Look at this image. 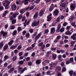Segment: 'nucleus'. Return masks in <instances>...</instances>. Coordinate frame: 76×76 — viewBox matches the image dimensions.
<instances>
[{
	"mask_svg": "<svg viewBox=\"0 0 76 76\" xmlns=\"http://www.w3.org/2000/svg\"><path fill=\"white\" fill-rule=\"evenodd\" d=\"M64 28H61L60 30V31L61 32H64Z\"/></svg>",
	"mask_w": 76,
	"mask_h": 76,
	"instance_id": "obj_45",
	"label": "nucleus"
},
{
	"mask_svg": "<svg viewBox=\"0 0 76 76\" xmlns=\"http://www.w3.org/2000/svg\"><path fill=\"white\" fill-rule=\"evenodd\" d=\"M22 31V28L20 27H19L18 28V32H19L20 31Z\"/></svg>",
	"mask_w": 76,
	"mask_h": 76,
	"instance_id": "obj_33",
	"label": "nucleus"
},
{
	"mask_svg": "<svg viewBox=\"0 0 76 76\" xmlns=\"http://www.w3.org/2000/svg\"><path fill=\"white\" fill-rule=\"evenodd\" d=\"M43 42H42L40 43H39V47H41V46H42V45H43Z\"/></svg>",
	"mask_w": 76,
	"mask_h": 76,
	"instance_id": "obj_55",
	"label": "nucleus"
},
{
	"mask_svg": "<svg viewBox=\"0 0 76 76\" xmlns=\"http://www.w3.org/2000/svg\"><path fill=\"white\" fill-rule=\"evenodd\" d=\"M29 36H30V34L28 33H27L26 34V38H28L29 37Z\"/></svg>",
	"mask_w": 76,
	"mask_h": 76,
	"instance_id": "obj_36",
	"label": "nucleus"
},
{
	"mask_svg": "<svg viewBox=\"0 0 76 76\" xmlns=\"http://www.w3.org/2000/svg\"><path fill=\"white\" fill-rule=\"evenodd\" d=\"M4 58L5 61H6L7 59H8V58H9V57H8V56H5L4 57Z\"/></svg>",
	"mask_w": 76,
	"mask_h": 76,
	"instance_id": "obj_42",
	"label": "nucleus"
},
{
	"mask_svg": "<svg viewBox=\"0 0 76 76\" xmlns=\"http://www.w3.org/2000/svg\"><path fill=\"white\" fill-rule=\"evenodd\" d=\"M17 34V31L16 30L14 31L13 33V34H12L13 36H14V35H16Z\"/></svg>",
	"mask_w": 76,
	"mask_h": 76,
	"instance_id": "obj_29",
	"label": "nucleus"
},
{
	"mask_svg": "<svg viewBox=\"0 0 76 76\" xmlns=\"http://www.w3.org/2000/svg\"><path fill=\"white\" fill-rule=\"evenodd\" d=\"M69 63H70V61H67L66 62V64H69Z\"/></svg>",
	"mask_w": 76,
	"mask_h": 76,
	"instance_id": "obj_62",
	"label": "nucleus"
},
{
	"mask_svg": "<svg viewBox=\"0 0 76 76\" xmlns=\"http://www.w3.org/2000/svg\"><path fill=\"white\" fill-rule=\"evenodd\" d=\"M66 70V68L64 67L62 69V72H65Z\"/></svg>",
	"mask_w": 76,
	"mask_h": 76,
	"instance_id": "obj_59",
	"label": "nucleus"
},
{
	"mask_svg": "<svg viewBox=\"0 0 76 76\" xmlns=\"http://www.w3.org/2000/svg\"><path fill=\"white\" fill-rule=\"evenodd\" d=\"M55 32V28H52V29H51L50 33L51 34H53V33H54Z\"/></svg>",
	"mask_w": 76,
	"mask_h": 76,
	"instance_id": "obj_19",
	"label": "nucleus"
},
{
	"mask_svg": "<svg viewBox=\"0 0 76 76\" xmlns=\"http://www.w3.org/2000/svg\"><path fill=\"white\" fill-rule=\"evenodd\" d=\"M66 30L67 31H69L70 29V27L69 26H68L66 28Z\"/></svg>",
	"mask_w": 76,
	"mask_h": 76,
	"instance_id": "obj_53",
	"label": "nucleus"
},
{
	"mask_svg": "<svg viewBox=\"0 0 76 76\" xmlns=\"http://www.w3.org/2000/svg\"><path fill=\"white\" fill-rule=\"evenodd\" d=\"M75 42L72 41L71 42V46H72V47H73V45H74V44H75Z\"/></svg>",
	"mask_w": 76,
	"mask_h": 76,
	"instance_id": "obj_38",
	"label": "nucleus"
},
{
	"mask_svg": "<svg viewBox=\"0 0 76 76\" xmlns=\"http://www.w3.org/2000/svg\"><path fill=\"white\" fill-rule=\"evenodd\" d=\"M24 63V62L23 61H19V64H23Z\"/></svg>",
	"mask_w": 76,
	"mask_h": 76,
	"instance_id": "obj_41",
	"label": "nucleus"
},
{
	"mask_svg": "<svg viewBox=\"0 0 76 76\" xmlns=\"http://www.w3.org/2000/svg\"><path fill=\"white\" fill-rule=\"evenodd\" d=\"M41 33H40L36 37H35V40L36 41L39 38V37H41Z\"/></svg>",
	"mask_w": 76,
	"mask_h": 76,
	"instance_id": "obj_10",
	"label": "nucleus"
},
{
	"mask_svg": "<svg viewBox=\"0 0 76 76\" xmlns=\"http://www.w3.org/2000/svg\"><path fill=\"white\" fill-rule=\"evenodd\" d=\"M22 15H20L19 16H18V19H22Z\"/></svg>",
	"mask_w": 76,
	"mask_h": 76,
	"instance_id": "obj_47",
	"label": "nucleus"
},
{
	"mask_svg": "<svg viewBox=\"0 0 76 76\" xmlns=\"http://www.w3.org/2000/svg\"><path fill=\"white\" fill-rule=\"evenodd\" d=\"M8 13V11H6L2 15V18H4L6 16V14Z\"/></svg>",
	"mask_w": 76,
	"mask_h": 76,
	"instance_id": "obj_22",
	"label": "nucleus"
},
{
	"mask_svg": "<svg viewBox=\"0 0 76 76\" xmlns=\"http://www.w3.org/2000/svg\"><path fill=\"white\" fill-rule=\"evenodd\" d=\"M55 7L54 6L53 4H52V6H50L49 8V11H52L54 8Z\"/></svg>",
	"mask_w": 76,
	"mask_h": 76,
	"instance_id": "obj_14",
	"label": "nucleus"
},
{
	"mask_svg": "<svg viewBox=\"0 0 76 76\" xmlns=\"http://www.w3.org/2000/svg\"><path fill=\"white\" fill-rule=\"evenodd\" d=\"M27 70V68H24L20 72V74H22V73H23V72L25 71V70Z\"/></svg>",
	"mask_w": 76,
	"mask_h": 76,
	"instance_id": "obj_24",
	"label": "nucleus"
},
{
	"mask_svg": "<svg viewBox=\"0 0 76 76\" xmlns=\"http://www.w3.org/2000/svg\"><path fill=\"white\" fill-rule=\"evenodd\" d=\"M73 73V71H71L69 72V75H70V76H72V74Z\"/></svg>",
	"mask_w": 76,
	"mask_h": 76,
	"instance_id": "obj_35",
	"label": "nucleus"
},
{
	"mask_svg": "<svg viewBox=\"0 0 76 76\" xmlns=\"http://www.w3.org/2000/svg\"><path fill=\"white\" fill-rule=\"evenodd\" d=\"M67 24H68L66 22L64 23L63 24V26H66V25H67Z\"/></svg>",
	"mask_w": 76,
	"mask_h": 76,
	"instance_id": "obj_54",
	"label": "nucleus"
},
{
	"mask_svg": "<svg viewBox=\"0 0 76 76\" xmlns=\"http://www.w3.org/2000/svg\"><path fill=\"white\" fill-rule=\"evenodd\" d=\"M45 12V9H42L40 11L39 13V16H42L44 15V13Z\"/></svg>",
	"mask_w": 76,
	"mask_h": 76,
	"instance_id": "obj_4",
	"label": "nucleus"
},
{
	"mask_svg": "<svg viewBox=\"0 0 76 76\" xmlns=\"http://www.w3.org/2000/svg\"><path fill=\"white\" fill-rule=\"evenodd\" d=\"M13 42L14 41L13 40H11L10 42V45H12V44L13 43Z\"/></svg>",
	"mask_w": 76,
	"mask_h": 76,
	"instance_id": "obj_50",
	"label": "nucleus"
},
{
	"mask_svg": "<svg viewBox=\"0 0 76 76\" xmlns=\"http://www.w3.org/2000/svg\"><path fill=\"white\" fill-rule=\"evenodd\" d=\"M11 9L14 11L16 10L17 9V7H16V5L15 3L13 4L11 6Z\"/></svg>",
	"mask_w": 76,
	"mask_h": 76,
	"instance_id": "obj_5",
	"label": "nucleus"
},
{
	"mask_svg": "<svg viewBox=\"0 0 76 76\" xmlns=\"http://www.w3.org/2000/svg\"><path fill=\"white\" fill-rule=\"evenodd\" d=\"M61 6L64 8L65 9H66V4H62L61 5Z\"/></svg>",
	"mask_w": 76,
	"mask_h": 76,
	"instance_id": "obj_27",
	"label": "nucleus"
},
{
	"mask_svg": "<svg viewBox=\"0 0 76 76\" xmlns=\"http://www.w3.org/2000/svg\"><path fill=\"white\" fill-rule=\"evenodd\" d=\"M17 58H18L17 56H14L12 58V60L13 61H15L17 59Z\"/></svg>",
	"mask_w": 76,
	"mask_h": 76,
	"instance_id": "obj_28",
	"label": "nucleus"
},
{
	"mask_svg": "<svg viewBox=\"0 0 76 76\" xmlns=\"http://www.w3.org/2000/svg\"><path fill=\"white\" fill-rule=\"evenodd\" d=\"M13 70H14V68H12L10 69V72H13Z\"/></svg>",
	"mask_w": 76,
	"mask_h": 76,
	"instance_id": "obj_58",
	"label": "nucleus"
},
{
	"mask_svg": "<svg viewBox=\"0 0 76 76\" xmlns=\"http://www.w3.org/2000/svg\"><path fill=\"white\" fill-rule=\"evenodd\" d=\"M1 2H0V10H3L4 9V8H3V7H1Z\"/></svg>",
	"mask_w": 76,
	"mask_h": 76,
	"instance_id": "obj_37",
	"label": "nucleus"
},
{
	"mask_svg": "<svg viewBox=\"0 0 76 76\" xmlns=\"http://www.w3.org/2000/svg\"><path fill=\"white\" fill-rule=\"evenodd\" d=\"M60 28H61V24H59L58 25L57 30L58 31L60 29Z\"/></svg>",
	"mask_w": 76,
	"mask_h": 76,
	"instance_id": "obj_32",
	"label": "nucleus"
},
{
	"mask_svg": "<svg viewBox=\"0 0 76 76\" xmlns=\"http://www.w3.org/2000/svg\"><path fill=\"white\" fill-rule=\"evenodd\" d=\"M60 20V16L58 17V18H57V22H59Z\"/></svg>",
	"mask_w": 76,
	"mask_h": 76,
	"instance_id": "obj_60",
	"label": "nucleus"
},
{
	"mask_svg": "<svg viewBox=\"0 0 76 76\" xmlns=\"http://www.w3.org/2000/svg\"><path fill=\"white\" fill-rule=\"evenodd\" d=\"M57 64V63H56L52 62L51 64H49V65L50 66V67H54Z\"/></svg>",
	"mask_w": 76,
	"mask_h": 76,
	"instance_id": "obj_13",
	"label": "nucleus"
},
{
	"mask_svg": "<svg viewBox=\"0 0 76 76\" xmlns=\"http://www.w3.org/2000/svg\"><path fill=\"white\" fill-rule=\"evenodd\" d=\"M70 61L71 62H73V58H71L70 59Z\"/></svg>",
	"mask_w": 76,
	"mask_h": 76,
	"instance_id": "obj_52",
	"label": "nucleus"
},
{
	"mask_svg": "<svg viewBox=\"0 0 76 76\" xmlns=\"http://www.w3.org/2000/svg\"><path fill=\"white\" fill-rule=\"evenodd\" d=\"M76 33L73 34L72 36L71 37V39L73 40H76Z\"/></svg>",
	"mask_w": 76,
	"mask_h": 76,
	"instance_id": "obj_12",
	"label": "nucleus"
},
{
	"mask_svg": "<svg viewBox=\"0 0 76 76\" xmlns=\"http://www.w3.org/2000/svg\"><path fill=\"white\" fill-rule=\"evenodd\" d=\"M61 76V74L60 73H58V74L57 76Z\"/></svg>",
	"mask_w": 76,
	"mask_h": 76,
	"instance_id": "obj_64",
	"label": "nucleus"
},
{
	"mask_svg": "<svg viewBox=\"0 0 76 76\" xmlns=\"http://www.w3.org/2000/svg\"><path fill=\"white\" fill-rule=\"evenodd\" d=\"M61 39V36L60 35H59L56 37V39L57 40H59L60 39Z\"/></svg>",
	"mask_w": 76,
	"mask_h": 76,
	"instance_id": "obj_39",
	"label": "nucleus"
},
{
	"mask_svg": "<svg viewBox=\"0 0 76 76\" xmlns=\"http://www.w3.org/2000/svg\"><path fill=\"white\" fill-rule=\"evenodd\" d=\"M3 45H4L3 42H1L0 43V48H2L3 47Z\"/></svg>",
	"mask_w": 76,
	"mask_h": 76,
	"instance_id": "obj_31",
	"label": "nucleus"
},
{
	"mask_svg": "<svg viewBox=\"0 0 76 76\" xmlns=\"http://www.w3.org/2000/svg\"><path fill=\"white\" fill-rule=\"evenodd\" d=\"M10 20H11V22L12 24H15V23H16V19H12L11 20V19H10Z\"/></svg>",
	"mask_w": 76,
	"mask_h": 76,
	"instance_id": "obj_17",
	"label": "nucleus"
},
{
	"mask_svg": "<svg viewBox=\"0 0 76 76\" xmlns=\"http://www.w3.org/2000/svg\"><path fill=\"white\" fill-rule=\"evenodd\" d=\"M75 22H73L71 23V25L72 26L75 27L76 26V25H75Z\"/></svg>",
	"mask_w": 76,
	"mask_h": 76,
	"instance_id": "obj_34",
	"label": "nucleus"
},
{
	"mask_svg": "<svg viewBox=\"0 0 76 76\" xmlns=\"http://www.w3.org/2000/svg\"><path fill=\"white\" fill-rule=\"evenodd\" d=\"M45 34H47V33H48V32H49V30H48V29H46V30H45Z\"/></svg>",
	"mask_w": 76,
	"mask_h": 76,
	"instance_id": "obj_57",
	"label": "nucleus"
},
{
	"mask_svg": "<svg viewBox=\"0 0 76 76\" xmlns=\"http://www.w3.org/2000/svg\"><path fill=\"white\" fill-rule=\"evenodd\" d=\"M60 44H64V42H63V41H61L59 42Z\"/></svg>",
	"mask_w": 76,
	"mask_h": 76,
	"instance_id": "obj_63",
	"label": "nucleus"
},
{
	"mask_svg": "<svg viewBox=\"0 0 76 76\" xmlns=\"http://www.w3.org/2000/svg\"><path fill=\"white\" fill-rule=\"evenodd\" d=\"M39 23V21H38L37 22L36 21H34L33 22L32 24V26H37V25H38Z\"/></svg>",
	"mask_w": 76,
	"mask_h": 76,
	"instance_id": "obj_2",
	"label": "nucleus"
},
{
	"mask_svg": "<svg viewBox=\"0 0 76 76\" xmlns=\"http://www.w3.org/2000/svg\"><path fill=\"white\" fill-rule=\"evenodd\" d=\"M40 1V0H36L35 1H34V3L36 4H38V3Z\"/></svg>",
	"mask_w": 76,
	"mask_h": 76,
	"instance_id": "obj_44",
	"label": "nucleus"
},
{
	"mask_svg": "<svg viewBox=\"0 0 76 76\" xmlns=\"http://www.w3.org/2000/svg\"><path fill=\"white\" fill-rule=\"evenodd\" d=\"M21 48H22V46L20 45L18 47V50H20Z\"/></svg>",
	"mask_w": 76,
	"mask_h": 76,
	"instance_id": "obj_56",
	"label": "nucleus"
},
{
	"mask_svg": "<svg viewBox=\"0 0 76 76\" xmlns=\"http://www.w3.org/2000/svg\"><path fill=\"white\" fill-rule=\"evenodd\" d=\"M20 12L21 14H23L24 13V10H20Z\"/></svg>",
	"mask_w": 76,
	"mask_h": 76,
	"instance_id": "obj_49",
	"label": "nucleus"
},
{
	"mask_svg": "<svg viewBox=\"0 0 76 76\" xmlns=\"http://www.w3.org/2000/svg\"><path fill=\"white\" fill-rule=\"evenodd\" d=\"M33 49V48H32L31 47H30L29 48H28L27 49V51H29V50H31V49Z\"/></svg>",
	"mask_w": 76,
	"mask_h": 76,
	"instance_id": "obj_43",
	"label": "nucleus"
},
{
	"mask_svg": "<svg viewBox=\"0 0 76 76\" xmlns=\"http://www.w3.org/2000/svg\"><path fill=\"white\" fill-rule=\"evenodd\" d=\"M74 17L73 16H72L71 17H70L69 18V21H73V20H74Z\"/></svg>",
	"mask_w": 76,
	"mask_h": 76,
	"instance_id": "obj_20",
	"label": "nucleus"
},
{
	"mask_svg": "<svg viewBox=\"0 0 76 76\" xmlns=\"http://www.w3.org/2000/svg\"><path fill=\"white\" fill-rule=\"evenodd\" d=\"M30 60V57H27L26 59V61H29V60Z\"/></svg>",
	"mask_w": 76,
	"mask_h": 76,
	"instance_id": "obj_61",
	"label": "nucleus"
},
{
	"mask_svg": "<svg viewBox=\"0 0 76 76\" xmlns=\"http://www.w3.org/2000/svg\"><path fill=\"white\" fill-rule=\"evenodd\" d=\"M70 8L71 10H74L76 9V6L73 5H71Z\"/></svg>",
	"mask_w": 76,
	"mask_h": 76,
	"instance_id": "obj_11",
	"label": "nucleus"
},
{
	"mask_svg": "<svg viewBox=\"0 0 76 76\" xmlns=\"http://www.w3.org/2000/svg\"><path fill=\"white\" fill-rule=\"evenodd\" d=\"M58 13H59L58 10L56 9L53 12V15L54 16H57L58 15Z\"/></svg>",
	"mask_w": 76,
	"mask_h": 76,
	"instance_id": "obj_3",
	"label": "nucleus"
},
{
	"mask_svg": "<svg viewBox=\"0 0 76 76\" xmlns=\"http://www.w3.org/2000/svg\"><path fill=\"white\" fill-rule=\"evenodd\" d=\"M16 16H17V14L16 13H15L13 14L12 16H11L10 19L11 20H12L13 18H16Z\"/></svg>",
	"mask_w": 76,
	"mask_h": 76,
	"instance_id": "obj_9",
	"label": "nucleus"
},
{
	"mask_svg": "<svg viewBox=\"0 0 76 76\" xmlns=\"http://www.w3.org/2000/svg\"><path fill=\"white\" fill-rule=\"evenodd\" d=\"M31 1V0H25L24 1V3L25 4H28V1Z\"/></svg>",
	"mask_w": 76,
	"mask_h": 76,
	"instance_id": "obj_26",
	"label": "nucleus"
},
{
	"mask_svg": "<svg viewBox=\"0 0 76 76\" xmlns=\"http://www.w3.org/2000/svg\"><path fill=\"white\" fill-rule=\"evenodd\" d=\"M72 32H73V31H72V32H70L69 31H67L65 32V34L66 35H70L72 34Z\"/></svg>",
	"mask_w": 76,
	"mask_h": 76,
	"instance_id": "obj_18",
	"label": "nucleus"
},
{
	"mask_svg": "<svg viewBox=\"0 0 76 76\" xmlns=\"http://www.w3.org/2000/svg\"><path fill=\"white\" fill-rule=\"evenodd\" d=\"M3 5L4 6H6V7H5L6 9H9V8H7V7L10 4V2L8 1H5L3 2Z\"/></svg>",
	"mask_w": 76,
	"mask_h": 76,
	"instance_id": "obj_1",
	"label": "nucleus"
},
{
	"mask_svg": "<svg viewBox=\"0 0 76 76\" xmlns=\"http://www.w3.org/2000/svg\"><path fill=\"white\" fill-rule=\"evenodd\" d=\"M31 21L30 20H28V21H27V20H25V22L24 23V26H26V25H28L29 24V22Z\"/></svg>",
	"mask_w": 76,
	"mask_h": 76,
	"instance_id": "obj_6",
	"label": "nucleus"
},
{
	"mask_svg": "<svg viewBox=\"0 0 76 76\" xmlns=\"http://www.w3.org/2000/svg\"><path fill=\"white\" fill-rule=\"evenodd\" d=\"M8 48V45H5V46L4 47V51H5Z\"/></svg>",
	"mask_w": 76,
	"mask_h": 76,
	"instance_id": "obj_23",
	"label": "nucleus"
},
{
	"mask_svg": "<svg viewBox=\"0 0 76 76\" xmlns=\"http://www.w3.org/2000/svg\"><path fill=\"white\" fill-rule=\"evenodd\" d=\"M15 28V26H11V29H14Z\"/></svg>",
	"mask_w": 76,
	"mask_h": 76,
	"instance_id": "obj_40",
	"label": "nucleus"
},
{
	"mask_svg": "<svg viewBox=\"0 0 76 76\" xmlns=\"http://www.w3.org/2000/svg\"><path fill=\"white\" fill-rule=\"evenodd\" d=\"M61 67L59 66H57L56 68V70H61Z\"/></svg>",
	"mask_w": 76,
	"mask_h": 76,
	"instance_id": "obj_25",
	"label": "nucleus"
},
{
	"mask_svg": "<svg viewBox=\"0 0 76 76\" xmlns=\"http://www.w3.org/2000/svg\"><path fill=\"white\" fill-rule=\"evenodd\" d=\"M41 63V60L40 59H38L36 61V63L37 64H39Z\"/></svg>",
	"mask_w": 76,
	"mask_h": 76,
	"instance_id": "obj_16",
	"label": "nucleus"
},
{
	"mask_svg": "<svg viewBox=\"0 0 76 76\" xmlns=\"http://www.w3.org/2000/svg\"><path fill=\"white\" fill-rule=\"evenodd\" d=\"M63 37H64L65 39H68L69 38V36L65 35L63 36Z\"/></svg>",
	"mask_w": 76,
	"mask_h": 76,
	"instance_id": "obj_48",
	"label": "nucleus"
},
{
	"mask_svg": "<svg viewBox=\"0 0 76 76\" xmlns=\"http://www.w3.org/2000/svg\"><path fill=\"white\" fill-rule=\"evenodd\" d=\"M23 54V53H22V52H21L19 53L18 55H19V56L20 57V56H21Z\"/></svg>",
	"mask_w": 76,
	"mask_h": 76,
	"instance_id": "obj_51",
	"label": "nucleus"
},
{
	"mask_svg": "<svg viewBox=\"0 0 76 76\" xmlns=\"http://www.w3.org/2000/svg\"><path fill=\"white\" fill-rule=\"evenodd\" d=\"M17 47V46H12L11 47H10V49H15V48H16Z\"/></svg>",
	"mask_w": 76,
	"mask_h": 76,
	"instance_id": "obj_30",
	"label": "nucleus"
},
{
	"mask_svg": "<svg viewBox=\"0 0 76 76\" xmlns=\"http://www.w3.org/2000/svg\"><path fill=\"white\" fill-rule=\"evenodd\" d=\"M29 31L30 33H33V32H34V30L32 29H30L29 30Z\"/></svg>",
	"mask_w": 76,
	"mask_h": 76,
	"instance_id": "obj_46",
	"label": "nucleus"
},
{
	"mask_svg": "<svg viewBox=\"0 0 76 76\" xmlns=\"http://www.w3.org/2000/svg\"><path fill=\"white\" fill-rule=\"evenodd\" d=\"M57 58V55L56 54H54L53 53V54L52 58L53 60H55V59H56V58Z\"/></svg>",
	"mask_w": 76,
	"mask_h": 76,
	"instance_id": "obj_21",
	"label": "nucleus"
},
{
	"mask_svg": "<svg viewBox=\"0 0 76 76\" xmlns=\"http://www.w3.org/2000/svg\"><path fill=\"white\" fill-rule=\"evenodd\" d=\"M0 33L1 34H3V38H6V36H7V32H4V31H1Z\"/></svg>",
	"mask_w": 76,
	"mask_h": 76,
	"instance_id": "obj_7",
	"label": "nucleus"
},
{
	"mask_svg": "<svg viewBox=\"0 0 76 76\" xmlns=\"http://www.w3.org/2000/svg\"><path fill=\"white\" fill-rule=\"evenodd\" d=\"M38 12H37L36 13H35L34 16V18L37 19V18H38Z\"/></svg>",
	"mask_w": 76,
	"mask_h": 76,
	"instance_id": "obj_15",
	"label": "nucleus"
},
{
	"mask_svg": "<svg viewBox=\"0 0 76 76\" xmlns=\"http://www.w3.org/2000/svg\"><path fill=\"white\" fill-rule=\"evenodd\" d=\"M52 14H50L47 17V20L48 21H50L51 20L52 18Z\"/></svg>",
	"mask_w": 76,
	"mask_h": 76,
	"instance_id": "obj_8",
	"label": "nucleus"
}]
</instances>
